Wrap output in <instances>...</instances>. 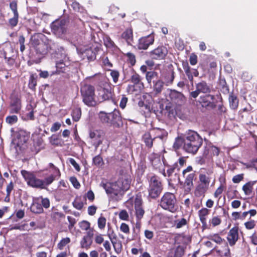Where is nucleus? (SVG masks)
Segmentation results:
<instances>
[{
    "label": "nucleus",
    "mask_w": 257,
    "mask_h": 257,
    "mask_svg": "<svg viewBox=\"0 0 257 257\" xmlns=\"http://www.w3.org/2000/svg\"><path fill=\"white\" fill-rule=\"evenodd\" d=\"M47 47L48 49V53H57V52L60 51L63 49V47L59 46V45L55 42L54 41L48 39L46 37Z\"/></svg>",
    "instance_id": "obj_18"
},
{
    "label": "nucleus",
    "mask_w": 257,
    "mask_h": 257,
    "mask_svg": "<svg viewBox=\"0 0 257 257\" xmlns=\"http://www.w3.org/2000/svg\"><path fill=\"white\" fill-rule=\"evenodd\" d=\"M245 227L248 230H251L254 228L255 226V222L254 220L250 219V220L244 223Z\"/></svg>",
    "instance_id": "obj_57"
},
{
    "label": "nucleus",
    "mask_w": 257,
    "mask_h": 257,
    "mask_svg": "<svg viewBox=\"0 0 257 257\" xmlns=\"http://www.w3.org/2000/svg\"><path fill=\"white\" fill-rule=\"evenodd\" d=\"M163 190V185L159 177L152 176L149 180V196L153 199L157 198Z\"/></svg>",
    "instance_id": "obj_5"
},
{
    "label": "nucleus",
    "mask_w": 257,
    "mask_h": 257,
    "mask_svg": "<svg viewBox=\"0 0 257 257\" xmlns=\"http://www.w3.org/2000/svg\"><path fill=\"white\" fill-rule=\"evenodd\" d=\"M72 204L73 206L78 210H81L83 206L82 201L79 198H76Z\"/></svg>",
    "instance_id": "obj_53"
},
{
    "label": "nucleus",
    "mask_w": 257,
    "mask_h": 257,
    "mask_svg": "<svg viewBox=\"0 0 257 257\" xmlns=\"http://www.w3.org/2000/svg\"><path fill=\"white\" fill-rule=\"evenodd\" d=\"M244 178V174L243 173L235 175L232 178V182L234 183H239L243 180Z\"/></svg>",
    "instance_id": "obj_61"
},
{
    "label": "nucleus",
    "mask_w": 257,
    "mask_h": 257,
    "mask_svg": "<svg viewBox=\"0 0 257 257\" xmlns=\"http://www.w3.org/2000/svg\"><path fill=\"white\" fill-rule=\"evenodd\" d=\"M239 227L238 226H233L231 228L227 236V239L230 246H232L235 244L239 239Z\"/></svg>",
    "instance_id": "obj_12"
},
{
    "label": "nucleus",
    "mask_w": 257,
    "mask_h": 257,
    "mask_svg": "<svg viewBox=\"0 0 257 257\" xmlns=\"http://www.w3.org/2000/svg\"><path fill=\"white\" fill-rule=\"evenodd\" d=\"M21 174L29 186L34 188L44 189L42 180L36 178L33 174L23 170L21 171Z\"/></svg>",
    "instance_id": "obj_9"
},
{
    "label": "nucleus",
    "mask_w": 257,
    "mask_h": 257,
    "mask_svg": "<svg viewBox=\"0 0 257 257\" xmlns=\"http://www.w3.org/2000/svg\"><path fill=\"white\" fill-rule=\"evenodd\" d=\"M121 37L126 40L128 44H131L133 39V30L131 28L126 29L122 34Z\"/></svg>",
    "instance_id": "obj_31"
},
{
    "label": "nucleus",
    "mask_w": 257,
    "mask_h": 257,
    "mask_svg": "<svg viewBox=\"0 0 257 257\" xmlns=\"http://www.w3.org/2000/svg\"><path fill=\"white\" fill-rule=\"evenodd\" d=\"M209 184L199 183L197 186V190L199 192L200 194H204L208 189Z\"/></svg>",
    "instance_id": "obj_48"
},
{
    "label": "nucleus",
    "mask_w": 257,
    "mask_h": 257,
    "mask_svg": "<svg viewBox=\"0 0 257 257\" xmlns=\"http://www.w3.org/2000/svg\"><path fill=\"white\" fill-rule=\"evenodd\" d=\"M89 135L90 138L94 141V145L97 149L102 143L101 138L103 136V132L98 130L90 131Z\"/></svg>",
    "instance_id": "obj_17"
},
{
    "label": "nucleus",
    "mask_w": 257,
    "mask_h": 257,
    "mask_svg": "<svg viewBox=\"0 0 257 257\" xmlns=\"http://www.w3.org/2000/svg\"><path fill=\"white\" fill-rule=\"evenodd\" d=\"M134 206L137 219L141 220L145 214V210L142 207V200L141 198H136L134 202Z\"/></svg>",
    "instance_id": "obj_15"
},
{
    "label": "nucleus",
    "mask_w": 257,
    "mask_h": 257,
    "mask_svg": "<svg viewBox=\"0 0 257 257\" xmlns=\"http://www.w3.org/2000/svg\"><path fill=\"white\" fill-rule=\"evenodd\" d=\"M67 63H68V62L66 63L64 62L63 60H60V61L56 63V67L59 71L64 72L65 70V68L68 66Z\"/></svg>",
    "instance_id": "obj_41"
},
{
    "label": "nucleus",
    "mask_w": 257,
    "mask_h": 257,
    "mask_svg": "<svg viewBox=\"0 0 257 257\" xmlns=\"http://www.w3.org/2000/svg\"><path fill=\"white\" fill-rule=\"evenodd\" d=\"M164 85H165L164 82L161 79L153 81V91L152 92L153 95L157 96L161 94L164 88Z\"/></svg>",
    "instance_id": "obj_19"
},
{
    "label": "nucleus",
    "mask_w": 257,
    "mask_h": 257,
    "mask_svg": "<svg viewBox=\"0 0 257 257\" xmlns=\"http://www.w3.org/2000/svg\"><path fill=\"white\" fill-rule=\"evenodd\" d=\"M184 253V250L183 247L179 246L175 250L174 257H182Z\"/></svg>",
    "instance_id": "obj_58"
},
{
    "label": "nucleus",
    "mask_w": 257,
    "mask_h": 257,
    "mask_svg": "<svg viewBox=\"0 0 257 257\" xmlns=\"http://www.w3.org/2000/svg\"><path fill=\"white\" fill-rule=\"evenodd\" d=\"M37 85V79L36 77H35V75L32 74L30 76L29 82V87L31 89H35V87Z\"/></svg>",
    "instance_id": "obj_45"
},
{
    "label": "nucleus",
    "mask_w": 257,
    "mask_h": 257,
    "mask_svg": "<svg viewBox=\"0 0 257 257\" xmlns=\"http://www.w3.org/2000/svg\"><path fill=\"white\" fill-rule=\"evenodd\" d=\"M68 23L64 19L54 21L51 25L52 33L58 38H63L67 31Z\"/></svg>",
    "instance_id": "obj_7"
},
{
    "label": "nucleus",
    "mask_w": 257,
    "mask_h": 257,
    "mask_svg": "<svg viewBox=\"0 0 257 257\" xmlns=\"http://www.w3.org/2000/svg\"><path fill=\"white\" fill-rule=\"evenodd\" d=\"M21 101L17 95L13 94L11 97L10 112L11 113H18L21 109Z\"/></svg>",
    "instance_id": "obj_11"
},
{
    "label": "nucleus",
    "mask_w": 257,
    "mask_h": 257,
    "mask_svg": "<svg viewBox=\"0 0 257 257\" xmlns=\"http://www.w3.org/2000/svg\"><path fill=\"white\" fill-rule=\"evenodd\" d=\"M237 193L238 192L236 190L230 189L227 191V196L228 198L232 199L236 197Z\"/></svg>",
    "instance_id": "obj_64"
},
{
    "label": "nucleus",
    "mask_w": 257,
    "mask_h": 257,
    "mask_svg": "<svg viewBox=\"0 0 257 257\" xmlns=\"http://www.w3.org/2000/svg\"><path fill=\"white\" fill-rule=\"evenodd\" d=\"M154 42V37L152 34L146 37H142L139 40L138 48L140 50H146L150 45L153 44Z\"/></svg>",
    "instance_id": "obj_13"
},
{
    "label": "nucleus",
    "mask_w": 257,
    "mask_h": 257,
    "mask_svg": "<svg viewBox=\"0 0 257 257\" xmlns=\"http://www.w3.org/2000/svg\"><path fill=\"white\" fill-rule=\"evenodd\" d=\"M183 69L185 71L186 74L187 75L188 79L190 81H192L193 79V76H197L198 75V72L196 69L190 70V68L188 64L183 66Z\"/></svg>",
    "instance_id": "obj_26"
},
{
    "label": "nucleus",
    "mask_w": 257,
    "mask_h": 257,
    "mask_svg": "<svg viewBox=\"0 0 257 257\" xmlns=\"http://www.w3.org/2000/svg\"><path fill=\"white\" fill-rule=\"evenodd\" d=\"M45 38L46 36L41 33L33 35L31 38V42L34 48L43 42L45 40Z\"/></svg>",
    "instance_id": "obj_25"
},
{
    "label": "nucleus",
    "mask_w": 257,
    "mask_h": 257,
    "mask_svg": "<svg viewBox=\"0 0 257 257\" xmlns=\"http://www.w3.org/2000/svg\"><path fill=\"white\" fill-rule=\"evenodd\" d=\"M155 139L152 138V136L150 133H146L143 136V140L144 142L145 143L146 146L151 148L152 147L153 145V141Z\"/></svg>",
    "instance_id": "obj_30"
},
{
    "label": "nucleus",
    "mask_w": 257,
    "mask_h": 257,
    "mask_svg": "<svg viewBox=\"0 0 257 257\" xmlns=\"http://www.w3.org/2000/svg\"><path fill=\"white\" fill-rule=\"evenodd\" d=\"M55 179V176L53 175H50V176L46 178L44 180H42V182L44 184V189L46 188V186H47L51 184Z\"/></svg>",
    "instance_id": "obj_47"
},
{
    "label": "nucleus",
    "mask_w": 257,
    "mask_h": 257,
    "mask_svg": "<svg viewBox=\"0 0 257 257\" xmlns=\"http://www.w3.org/2000/svg\"><path fill=\"white\" fill-rule=\"evenodd\" d=\"M130 80L133 84L139 85V88L141 87V85L143 87V83L141 82V77L138 74L134 73L131 76Z\"/></svg>",
    "instance_id": "obj_36"
},
{
    "label": "nucleus",
    "mask_w": 257,
    "mask_h": 257,
    "mask_svg": "<svg viewBox=\"0 0 257 257\" xmlns=\"http://www.w3.org/2000/svg\"><path fill=\"white\" fill-rule=\"evenodd\" d=\"M149 159L152 165H156V163L160 162L159 155L154 153L151 154L149 156Z\"/></svg>",
    "instance_id": "obj_43"
},
{
    "label": "nucleus",
    "mask_w": 257,
    "mask_h": 257,
    "mask_svg": "<svg viewBox=\"0 0 257 257\" xmlns=\"http://www.w3.org/2000/svg\"><path fill=\"white\" fill-rule=\"evenodd\" d=\"M29 137L26 132L22 131H20L18 135L17 136L18 146H19L26 143L29 140Z\"/></svg>",
    "instance_id": "obj_28"
},
{
    "label": "nucleus",
    "mask_w": 257,
    "mask_h": 257,
    "mask_svg": "<svg viewBox=\"0 0 257 257\" xmlns=\"http://www.w3.org/2000/svg\"><path fill=\"white\" fill-rule=\"evenodd\" d=\"M175 78L174 72L173 71L167 73L164 76L165 84L169 86L172 84Z\"/></svg>",
    "instance_id": "obj_33"
},
{
    "label": "nucleus",
    "mask_w": 257,
    "mask_h": 257,
    "mask_svg": "<svg viewBox=\"0 0 257 257\" xmlns=\"http://www.w3.org/2000/svg\"><path fill=\"white\" fill-rule=\"evenodd\" d=\"M110 71V76L112 78L113 82L116 83L118 81L119 73L118 71L115 70H111Z\"/></svg>",
    "instance_id": "obj_56"
},
{
    "label": "nucleus",
    "mask_w": 257,
    "mask_h": 257,
    "mask_svg": "<svg viewBox=\"0 0 257 257\" xmlns=\"http://www.w3.org/2000/svg\"><path fill=\"white\" fill-rule=\"evenodd\" d=\"M120 230L125 234H129L130 232V227L125 223H122L120 224Z\"/></svg>",
    "instance_id": "obj_62"
},
{
    "label": "nucleus",
    "mask_w": 257,
    "mask_h": 257,
    "mask_svg": "<svg viewBox=\"0 0 257 257\" xmlns=\"http://www.w3.org/2000/svg\"><path fill=\"white\" fill-rule=\"evenodd\" d=\"M217 88L223 94H227L229 93V86L227 85L224 79L219 78L217 83Z\"/></svg>",
    "instance_id": "obj_23"
},
{
    "label": "nucleus",
    "mask_w": 257,
    "mask_h": 257,
    "mask_svg": "<svg viewBox=\"0 0 257 257\" xmlns=\"http://www.w3.org/2000/svg\"><path fill=\"white\" fill-rule=\"evenodd\" d=\"M81 93L84 103L89 106L96 105L94 100V88L93 86L85 84L81 88Z\"/></svg>",
    "instance_id": "obj_6"
},
{
    "label": "nucleus",
    "mask_w": 257,
    "mask_h": 257,
    "mask_svg": "<svg viewBox=\"0 0 257 257\" xmlns=\"http://www.w3.org/2000/svg\"><path fill=\"white\" fill-rule=\"evenodd\" d=\"M37 201L42 205V206L48 208L50 207V201L47 198H43L42 197H39L37 199Z\"/></svg>",
    "instance_id": "obj_46"
},
{
    "label": "nucleus",
    "mask_w": 257,
    "mask_h": 257,
    "mask_svg": "<svg viewBox=\"0 0 257 257\" xmlns=\"http://www.w3.org/2000/svg\"><path fill=\"white\" fill-rule=\"evenodd\" d=\"M109 125L117 127H119L121 117L119 110L114 109L112 112L109 113Z\"/></svg>",
    "instance_id": "obj_16"
},
{
    "label": "nucleus",
    "mask_w": 257,
    "mask_h": 257,
    "mask_svg": "<svg viewBox=\"0 0 257 257\" xmlns=\"http://www.w3.org/2000/svg\"><path fill=\"white\" fill-rule=\"evenodd\" d=\"M104 44L107 48H111L115 46L114 43L108 36L105 37L104 39Z\"/></svg>",
    "instance_id": "obj_52"
},
{
    "label": "nucleus",
    "mask_w": 257,
    "mask_h": 257,
    "mask_svg": "<svg viewBox=\"0 0 257 257\" xmlns=\"http://www.w3.org/2000/svg\"><path fill=\"white\" fill-rule=\"evenodd\" d=\"M35 49L38 54L42 55L47 54L48 53V49L47 47L46 39L39 45H38Z\"/></svg>",
    "instance_id": "obj_27"
},
{
    "label": "nucleus",
    "mask_w": 257,
    "mask_h": 257,
    "mask_svg": "<svg viewBox=\"0 0 257 257\" xmlns=\"http://www.w3.org/2000/svg\"><path fill=\"white\" fill-rule=\"evenodd\" d=\"M210 240L216 243V245H214L212 242L210 241V248H211L210 251V254H215L219 256H222L223 255L222 252V244H224V247L226 252H224V255L228 256L230 255V249L228 247L227 243L225 242L224 239L222 238L220 235L218 233L214 234L212 235H210Z\"/></svg>",
    "instance_id": "obj_3"
},
{
    "label": "nucleus",
    "mask_w": 257,
    "mask_h": 257,
    "mask_svg": "<svg viewBox=\"0 0 257 257\" xmlns=\"http://www.w3.org/2000/svg\"><path fill=\"white\" fill-rule=\"evenodd\" d=\"M177 238L181 243L185 244H189L191 241V236L189 234H186L184 233L178 234L177 236Z\"/></svg>",
    "instance_id": "obj_32"
},
{
    "label": "nucleus",
    "mask_w": 257,
    "mask_h": 257,
    "mask_svg": "<svg viewBox=\"0 0 257 257\" xmlns=\"http://www.w3.org/2000/svg\"><path fill=\"white\" fill-rule=\"evenodd\" d=\"M159 205L163 209L172 213L175 212L178 209L176 196L170 192L164 193L159 201Z\"/></svg>",
    "instance_id": "obj_4"
},
{
    "label": "nucleus",
    "mask_w": 257,
    "mask_h": 257,
    "mask_svg": "<svg viewBox=\"0 0 257 257\" xmlns=\"http://www.w3.org/2000/svg\"><path fill=\"white\" fill-rule=\"evenodd\" d=\"M168 54V50L165 47L160 46L152 51L150 53L151 56L153 59H164Z\"/></svg>",
    "instance_id": "obj_14"
},
{
    "label": "nucleus",
    "mask_w": 257,
    "mask_h": 257,
    "mask_svg": "<svg viewBox=\"0 0 257 257\" xmlns=\"http://www.w3.org/2000/svg\"><path fill=\"white\" fill-rule=\"evenodd\" d=\"M137 85L134 84L128 85L126 88L127 92L130 94L138 92L141 89V87L139 90L137 89L136 88Z\"/></svg>",
    "instance_id": "obj_50"
},
{
    "label": "nucleus",
    "mask_w": 257,
    "mask_h": 257,
    "mask_svg": "<svg viewBox=\"0 0 257 257\" xmlns=\"http://www.w3.org/2000/svg\"><path fill=\"white\" fill-rule=\"evenodd\" d=\"M228 99L230 108L233 110L237 109L239 104L237 95L232 92L229 94Z\"/></svg>",
    "instance_id": "obj_22"
},
{
    "label": "nucleus",
    "mask_w": 257,
    "mask_h": 257,
    "mask_svg": "<svg viewBox=\"0 0 257 257\" xmlns=\"http://www.w3.org/2000/svg\"><path fill=\"white\" fill-rule=\"evenodd\" d=\"M202 144V140L195 132L189 130L184 136L183 150L187 153L195 154Z\"/></svg>",
    "instance_id": "obj_2"
},
{
    "label": "nucleus",
    "mask_w": 257,
    "mask_h": 257,
    "mask_svg": "<svg viewBox=\"0 0 257 257\" xmlns=\"http://www.w3.org/2000/svg\"><path fill=\"white\" fill-rule=\"evenodd\" d=\"M257 181H250L244 184L242 187V191L246 196L250 195L253 191V186L256 184Z\"/></svg>",
    "instance_id": "obj_21"
},
{
    "label": "nucleus",
    "mask_w": 257,
    "mask_h": 257,
    "mask_svg": "<svg viewBox=\"0 0 257 257\" xmlns=\"http://www.w3.org/2000/svg\"><path fill=\"white\" fill-rule=\"evenodd\" d=\"M112 244L116 253L117 254L120 253L122 250V244L121 241H118V242L113 243L112 241Z\"/></svg>",
    "instance_id": "obj_55"
},
{
    "label": "nucleus",
    "mask_w": 257,
    "mask_h": 257,
    "mask_svg": "<svg viewBox=\"0 0 257 257\" xmlns=\"http://www.w3.org/2000/svg\"><path fill=\"white\" fill-rule=\"evenodd\" d=\"M93 161L94 164L98 167H100L102 166L104 164L103 159L100 155H97L95 156L93 158Z\"/></svg>",
    "instance_id": "obj_51"
},
{
    "label": "nucleus",
    "mask_w": 257,
    "mask_h": 257,
    "mask_svg": "<svg viewBox=\"0 0 257 257\" xmlns=\"http://www.w3.org/2000/svg\"><path fill=\"white\" fill-rule=\"evenodd\" d=\"M153 131L155 132V134L157 135L156 137H154V139L159 138L161 139H163L164 137L166 135V132L163 129L157 128L153 129Z\"/></svg>",
    "instance_id": "obj_42"
},
{
    "label": "nucleus",
    "mask_w": 257,
    "mask_h": 257,
    "mask_svg": "<svg viewBox=\"0 0 257 257\" xmlns=\"http://www.w3.org/2000/svg\"><path fill=\"white\" fill-rule=\"evenodd\" d=\"M92 242V239H89L88 237L83 236L80 241L81 247L88 249L91 245Z\"/></svg>",
    "instance_id": "obj_39"
},
{
    "label": "nucleus",
    "mask_w": 257,
    "mask_h": 257,
    "mask_svg": "<svg viewBox=\"0 0 257 257\" xmlns=\"http://www.w3.org/2000/svg\"><path fill=\"white\" fill-rule=\"evenodd\" d=\"M70 242V239L69 237H66L61 239L58 244V247L60 249H62L64 246Z\"/></svg>",
    "instance_id": "obj_54"
},
{
    "label": "nucleus",
    "mask_w": 257,
    "mask_h": 257,
    "mask_svg": "<svg viewBox=\"0 0 257 257\" xmlns=\"http://www.w3.org/2000/svg\"><path fill=\"white\" fill-rule=\"evenodd\" d=\"M166 96L168 100L177 105H181L185 101L184 95L175 89H168Z\"/></svg>",
    "instance_id": "obj_10"
},
{
    "label": "nucleus",
    "mask_w": 257,
    "mask_h": 257,
    "mask_svg": "<svg viewBox=\"0 0 257 257\" xmlns=\"http://www.w3.org/2000/svg\"><path fill=\"white\" fill-rule=\"evenodd\" d=\"M87 58L89 60H93L95 59V53L91 49H87L85 51Z\"/></svg>",
    "instance_id": "obj_63"
},
{
    "label": "nucleus",
    "mask_w": 257,
    "mask_h": 257,
    "mask_svg": "<svg viewBox=\"0 0 257 257\" xmlns=\"http://www.w3.org/2000/svg\"><path fill=\"white\" fill-rule=\"evenodd\" d=\"M98 117L102 123L109 125V113L100 111L98 114Z\"/></svg>",
    "instance_id": "obj_35"
},
{
    "label": "nucleus",
    "mask_w": 257,
    "mask_h": 257,
    "mask_svg": "<svg viewBox=\"0 0 257 257\" xmlns=\"http://www.w3.org/2000/svg\"><path fill=\"white\" fill-rule=\"evenodd\" d=\"M73 119L75 121H78L81 116V110L80 108H75L73 109L71 113Z\"/></svg>",
    "instance_id": "obj_40"
},
{
    "label": "nucleus",
    "mask_w": 257,
    "mask_h": 257,
    "mask_svg": "<svg viewBox=\"0 0 257 257\" xmlns=\"http://www.w3.org/2000/svg\"><path fill=\"white\" fill-rule=\"evenodd\" d=\"M208 210L206 208H202L199 211V216L200 220L202 223L203 229L207 228L206 220L208 217Z\"/></svg>",
    "instance_id": "obj_24"
},
{
    "label": "nucleus",
    "mask_w": 257,
    "mask_h": 257,
    "mask_svg": "<svg viewBox=\"0 0 257 257\" xmlns=\"http://www.w3.org/2000/svg\"><path fill=\"white\" fill-rule=\"evenodd\" d=\"M10 7L11 10L14 13V15H19L18 11H17V3L16 1H12L10 3Z\"/></svg>",
    "instance_id": "obj_60"
},
{
    "label": "nucleus",
    "mask_w": 257,
    "mask_h": 257,
    "mask_svg": "<svg viewBox=\"0 0 257 257\" xmlns=\"http://www.w3.org/2000/svg\"><path fill=\"white\" fill-rule=\"evenodd\" d=\"M184 145V137L183 138L178 137L176 139L173 144V148L175 149H179L182 146Z\"/></svg>",
    "instance_id": "obj_44"
},
{
    "label": "nucleus",
    "mask_w": 257,
    "mask_h": 257,
    "mask_svg": "<svg viewBox=\"0 0 257 257\" xmlns=\"http://www.w3.org/2000/svg\"><path fill=\"white\" fill-rule=\"evenodd\" d=\"M157 73L154 71L147 72L146 73V79L149 83H151L153 78L156 77Z\"/></svg>",
    "instance_id": "obj_49"
},
{
    "label": "nucleus",
    "mask_w": 257,
    "mask_h": 257,
    "mask_svg": "<svg viewBox=\"0 0 257 257\" xmlns=\"http://www.w3.org/2000/svg\"><path fill=\"white\" fill-rule=\"evenodd\" d=\"M30 209L32 212L37 214H40L43 212V208L41 204L37 200L33 203Z\"/></svg>",
    "instance_id": "obj_29"
},
{
    "label": "nucleus",
    "mask_w": 257,
    "mask_h": 257,
    "mask_svg": "<svg viewBox=\"0 0 257 257\" xmlns=\"http://www.w3.org/2000/svg\"><path fill=\"white\" fill-rule=\"evenodd\" d=\"M185 181V185L187 186V189L190 190L193 185V180L194 177V174L193 173H189L186 176Z\"/></svg>",
    "instance_id": "obj_37"
},
{
    "label": "nucleus",
    "mask_w": 257,
    "mask_h": 257,
    "mask_svg": "<svg viewBox=\"0 0 257 257\" xmlns=\"http://www.w3.org/2000/svg\"><path fill=\"white\" fill-rule=\"evenodd\" d=\"M131 182V176L126 173L120 175L118 180L114 183L102 182L100 186L105 190L107 194L111 197L121 195L128 190Z\"/></svg>",
    "instance_id": "obj_1"
},
{
    "label": "nucleus",
    "mask_w": 257,
    "mask_h": 257,
    "mask_svg": "<svg viewBox=\"0 0 257 257\" xmlns=\"http://www.w3.org/2000/svg\"><path fill=\"white\" fill-rule=\"evenodd\" d=\"M199 102L202 107L207 109L209 106V95L206 94L201 95L200 97Z\"/></svg>",
    "instance_id": "obj_38"
},
{
    "label": "nucleus",
    "mask_w": 257,
    "mask_h": 257,
    "mask_svg": "<svg viewBox=\"0 0 257 257\" xmlns=\"http://www.w3.org/2000/svg\"><path fill=\"white\" fill-rule=\"evenodd\" d=\"M226 108L222 103L218 105L215 113V120L216 123L219 124L221 121L222 114L226 113Z\"/></svg>",
    "instance_id": "obj_20"
},
{
    "label": "nucleus",
    "mask_w": 257,
    "mask_h": 257,
    "mask_svg": "<svg viewBox=\"0 0 257 257\" xmlns=\"http://www.w3.org/2000/svg\"><path fill=\"white\" fill-rule=\"evenodd\" d=\"M97 91L98 98L100 102L109 100L112 97L113 88L111 84L108 82H101Z\"/></svg>",
    "instance_id": "obj_8"
},
{
    "label": "nucleus",
    "mask_w": 257,
    "mask_h": 257,
    "mask_svg": "<svg viewBox=\"0 0 257 257\" xmlns=\"http://www.w3.org/2000/svg\"><path fill=\"white\" fill-rule=\"evenodd\" d=\"M196 88L199 93L202 92L204 94H206L209 91V87L207 84L204 81L199 83L197 84Z\"/></svg>",
    "instance_id": "obj_34"
},
{
    "label": "nucleus",
    "mask_w": 257,
    "mask_h": 257,
    "mask_svg": "<svg viewBox=\"0 0 257 257\" xmlns=\"http://www.w3.org/2000/svg\"><path fill=\"white\" fill-rule=\"evenodd\" d=\"M6 120L7 123L13 124L17 122L18 117L15 115L8 116L6 117Z\"/></svg>",
    "instance_id": "obj_59"
}]
</instances>
